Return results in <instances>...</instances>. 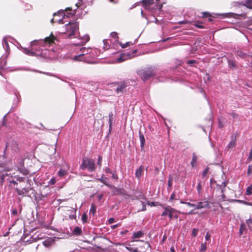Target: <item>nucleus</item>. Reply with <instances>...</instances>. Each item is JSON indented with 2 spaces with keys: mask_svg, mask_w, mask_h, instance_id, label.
<instances>
[{
  "mask_svg": "<svg viewBox=\"0 0 252 252\" xmlns=\"http://www.w3.org/2000/svg\"><path fill=\"white\" fill-rule=\"evenodd\" d=\"M75 10L72 9L71 7H67L65 9H61L59 10L57 12L54 13L55 17L59 15L62 17V18L57 19L56 21L58 22L59 24H63V19L65 16L66 17H70L72 16L75 14Z\"/></svg>",
  "mask_w": 252,
  "mask_h": 252,
  "instance_id": "f257e3e1",
  "label": "nucleus"
},
{
  "mask_svg": "<svg viewBox=\"0 0 252 252\" xmlns=\"http://www.w3.org/2000/svg\"><path fill=\"white\" fill-rule=\"evenodd\" d=\"M66 31L64 32L69 38L74 37L79 29L78 23L76 21L69 22L65 25Z\"/></svg>",
  "mask_w": 252,
  "mask_h": 252,
  "instance_id": "f03ea898",
  "label": "nucleus"
},
{
  "mask_svg": "<svg viewBox=\"0 0 252 252\" xmlns=\"http://www.w3.org/2000/svg\"><path fill=\"white\" fill-rule=\"evenodd\" d=\"M137 73L144 81L154 77L155 75V69L153 67L139 70L137 71Z\"/></svg>",
  "mask_w": 252,
  "mask_h": 252,
  "instance_id": "7ed1b4c3",
  "label": "nucleus"
},
{
  "mask_svg": "<svg viewBox=\"0 0 252 252\" xmlns=\"http://www.w3.org/2000/svg\"><path fill=\"white\" fill-rule=\"evenodd\" d=\"M81 169H87L90 172H94L96 168L94 161L91 158H84L82 159V163L80 165Z\"/></svg>",
  "mask_w": 252,
  "mask_h": 252,
  "instance_id": "20e7f679",
  "label": "nucleus"
},
{
  "mask_svg": "<svg viewBox=\"0 0 252 252\" xmlns=\"http://www.w3.org/2000/svg\"><path fill=\"white\" fill-rule=\"evenodd\" d=\"M109 188L112 189V192L114 195H127L126 191L123 188H118L112 185Z\"/></svg>",
  "mask_w": 252,
  "mask_h": 252,
  "instance_id": "39448f33",
  "label": "nucleus"
},
{
  "mask_svg": "<svg viewBox=\"0 0 252 252\" xmlns=\"http://www.w3.org/2000/svg\"><path fill=\"white\" fill-rule=\"evenodd\" d=\"M209 202L208 201L198 202L197 205L190 203V207H195L197 209L209 208Z\"/></svg>",
  "mask_w": 252,
  "mask_h": 252,
  "instance_id": "423d86ee",
  "label": "nucleus"
},
{
  "mask_svg": "<svg viewBox=\"0 0 252 252\" xmlns=\"http://www.w3.org/2000/svg\"><path fill=\"white\" fill-rule=\"evenodd\" d=\"M116 85H118L116 89L117 93H122L123 90L126 88V84L125 82H121L118 83H115Z\"/></svg>",
  "mask_w": 252,
  "mask_h": 252,
  "instance_id": "0eeeda50",
  "label": "nucleus"
},
{
  "mask_svg": "<svg viewBox=\"0 0 252 252\" xmlns=\"http://www.w3.org/2000/svg\"><path fill=\"white\" fill-rule=\"evenodd\" d=\"M133 57H134L133 55H130L129 54L122 55L120 57L117 59V61L118 63H121L125 61L127 59H130Z\"/></svg>",
  "mask_w": 252,
  "mask_h": 252,
  "instance_id": "6e6552de",
  "label": "nucleus"
},
{
  "mask_svg": "<svg viewBox=\"0 0 252 252\" xmlns=\"http://www.w3.org/2000/svg\"><path fill=\"white\" fill-rule=\"evenodd\" d=\"M56 39V38L51 34L49 36L46 37L44 38V42L46 43L51 44L54 43V41Z\"/></svg>",
  "mask_w": 252,
  "mask_h": 252,
  "instance_id": "1a4fd4ad",
  "label": "nucleus"
},
{
  "mask_svg": "<svg viewBox=\"0 0 252 252\" xmlns=\"http://www.w3.org/2000/svg\"><path fill=\"white\" fill-rule=\"evenodd\" d=\"M139 135L140 141V146L141 148H143L145 143V137L143 134L140 130L139 131Z\"/></svg>",
  "mask_w": 252,
  "mask_h": 252,
  "instance_id": "9d476101",
  "label": "nucleus"
},
{
  "mask_svg": "<svg viewBox=\"0 0 252 252\" xmlns=\"http://www.w3.org/2000/svg\"><path fill=\"white\" fill-rule=\"evenodd\" d=\"M161 206L164 210V211L162 212L161 216H166L168 215L169 213L170 212L172 208L169 206H167L166 207H164L162 205H161Z\"/></svg>",
  "mask_w": 252,
  "mask_h": 252,
  "instance_id": "9b49d317",
  "label": "nucleus"
},
{
  "mask_svg": "<svg viewBox=\"0 0 252 252\" xmlns=\"http://www.w3.org/2000/svg\"><path fill=\"white\" fill-rule=\"evenodd\" d=\"M197 157L195 153L192 154V158L191 161V165L192 167H196L197 166Z\"/></svg>",
  "mask_w": 252,
  "mask_h": 252,
  "instance_id": "f8f14e48",
  "label": "nucleus"
},
{
  "mask_svg": "<svg viewBox=\"0 0 252 252\" xmlns=\"http://www.w3.org/2000/svg\"><path fill=\"white\" fill-rule=\"evenodd\" d=\"M240 4L252 9V0H245V3H240Z\"/></svg>",
  "mask_w": 252,
  "mask_h": 252,
  "instance_id": "ddd939ff",
  "label": "nucleus"
},
{
  "mask_svg": "<svg viewBox=\"0 0 252 252\" xmlns=\"http://www.w3.org/2000/svg\"><path fill=\"white\" fill-rule=\"evenodd\" d=\"M49 188L46 187L41 192V195L43 197H46L50 194Z\"/></svg>",
  "mask_w": 252,
  "mask_h": 252,
  "instance_id": "4468645a",
  "label": "nucleus"
},
{
  "mask_svg": "<svg viewBox=\"0 0 252 252\" xmlns=\"http://www.w3.org/2000/svg\"><path fill=\"white\" fill-rule=\"evenodd\" d=\"M154 2V0H142L141 3L142 5L147 7L152 4Z\"/></svg>",
  "mask_w": 252,
  "mask_h": 252,
  "instance_id": "2eb2a0df",
  "label": "nucleus"
},
{
  "mask_svg": "<svg viewBox=\"0 0 252 252\" xmlns=\"http://www.w3.org/2000/svg\"><path fill=\"white\" fill-rule=\"evenodd\" d=\"M85 55V53H80V54L75 56L74 57V60L76 61H84V56Z\"/></svg>",
  "mask_w": 252,
  "mask_h": 252,
  "instance_id": "dca6fc26",
  "label": "nucleus"
},
{
  "mask_svg": "<svg viewBox=\"0 0 252 252\" xmlns=\"http://www.w3.org/2000/svg\"><path fill=\"white\" fill-rule=\"evenodd\" d=\"M143 171V167L141 165L138 169H137L135 172V176L137 178H140L141 176L142 172Z\"/></svg>",
  "mask_w": 252,
  "mask_h": 252,
  "instance_id": "f3484780",
  "label": "nucleus"
},
{
  "mask_svg": "<svg viewBox=\"0 0 252 252\" xmlns=\"http://www.w3.org/2000/svg\"><path fill=\"white\" fill-rule=\"evenodd\" d=\"M98 181H100V182L103 183L105 186L108 187V188H110V186H111V185L109 184L107 182L108 180V178H103L102 177L101 178H99L97 179Z\"/></svg>",
  "mask_w": 252,
  "mask_h": 252,
  "instance_id": "a211bd4d",
  "label": "nucleus"
},
{
  "mask_svg": "<svg viewBox=\"0 0 252 252\" xmlns=\"http://www.w3.org/2000/svg\"><path fill=\"white\" fill-rule=\"evenodd\" d=\"M144 235V233L141 231H139L136 232H134L133 234L132 238H139L142 237Z\"/></svg>",
  "mask_w": 252,
  "mask_h": 252,
  "instance_id": "6ab92c4d",
  "label": "nucleus"
},
{
  "mask_svg": "<svg viewBox=\"0 0 252 252\" xmlns=\"http://www.w3.org/2000/svg\"><path fill=\"white\" fill-rule=\"evenodd\" d=\"M73 232L77 235H80L82 233L81 228L79 227L76 226L74 228Z\"/></svg>",
  "mask_w": 252,
  "mask_h": 252,
  "instance_id": "aec40b11",
  "label": "nucleus"
},
{
  "mask_svg": "<svg viewBox=\"0 0 252 252\" xmlns=\"http://www.w3.org/2000/svg\"><path fill=\"white\" fill-rule=\"evenodd\" d=\"M68 172L66 170L61 169L58 173V175L61 177H63V176L66 175Z\"/></svg>",
  "mask_w": 252,
  "mask_h": 252,
  "instance_id": "412c9836",
  "label": "nucleus"
},
{
  "mask_svg": "<svg viewBox=\"0 0 252 252\" xmlns=\"http://www.w3.org/2000/svg\"><path fill=\"white\" fill-rule=\"evenodd\" d=\"M228 64L229 67L230 68H234L236 67V63L235 62L232 60H229L228 61Z\"/></svg>",
  "mask_w": 252,
  "mask_h": 252,
  "instance_id": "4be33fe9",
  "label": "nucleus"
},
{
  "mask_svg": "<svg viewBox=\"0 0 252 252\" xmlns=\"http://www.w3.org/2000/svg\"><path fill=\"white\" fill-rule=\"evenodd\" d=\"M245 194L247 195H250L252 194V185L247 188Z\"/></svg>",
  "mask_w": 252,
  "mask_h": 252,
  "instance_id": "5701e85b",
  "label": "nucleus"
},
{
  "mask_svg": "<svg viewBox=\"0 0 252 252\" xmlns=\"http://www.w3.org/2000/svg\"><path fill=\"white\" fill-rule=\"evenodd\" d=\"M109 127L111 128L112 125V121L113 119V114L112 112H110L109 114Z\"/></svg>",
  "mask_w": 252,
  "mask_h": 252,
  "instance_id": "b1692460",
  "label": "nucleus"
},
{
  "mask_svg": "<svg viewBox=\"0 0 252 252\" xmlns=\"http://www.w3.org/2000/svg\"><path fill=\"white\" fill-rule=\"evenodd\" d=\"M236 144V138L232 139V140L230 142L228 147L229 148H233Z\"/></svg>",
  "mask_w": 252,
  "mask_h": 252,
  "instance_id": "393cba45",
  "label": "nucleus"
},
{
  "mask_svg": "<svg viewBox=\"0 0 252 252\" xmlns=\"http://www.w3.org/2000/svg\"><path fill=\"white\" fill-rule=\"evenodd\" d=\"M172 181H173V178L172 176L169 175V179L168 181V186L169 189H171V187L172 186Z\"/></svg>",
  "mask_w": 252,
  "mask_h": 252,
  "instance_id": "a878e982",
  "label": "nucleus"
},
{
  "mask_svg": "<svg viewBox=\"0 0 252 252\" xmlns=\"http://www.w3.org/2000/svg\"><path fill=\"white\" fill-rule=\"evenodd\" d=\"M52 243V241L50 240H47L43 242V244L45 247L48 248L51 246Z\"/></svg>",
  "mask_w": 252,
  "mask_h": 252,
  "instance_id": "bb28decb",
  "label": "nucleus"
},
{
  "mask_svg": "<svg viewBox=\"0 0 252 252\" xmlns=\"http://www.w3.org/2000/svg\"><path fill=\"white\" fill-rule=\"evenodd\" d=\"M2 45L3 47H5L6 50H8L9 49L8 43L5 38H4L2 40Z\"/></svg>",
  "mask_w": 252,
  "mask_h": 252,
  "instance_id": "cd10ccee",
  "label": "nucleus"
},
{
  "mask_svg": "<svg viewBox=\"0 0 252 252\" xmlns=\"http://www.w3.org/2000/svg\"><path fill=\"white\" fill-rule=\"evenodd\" d=\"M133 44L131 43V42H126V43L124 44V43H120V46H121L122 48H125L131 45H132Z\"/></svg>",
  "mask_w": 252,
  "mask_h": 252,
  "instance_id": "c85d7f7f",
  "label": "nucleus"
},
{
  "mask_svg": "<svg viewBox=\"0 0 252 252\" xmlns=\"http://www.w3.org/2000/svg\"><path fill=\"white\" fill-rule=\"evenodd\" d=\"M175 213V210L173 208H172L168 215L170 219H172L174 218Z\"/></svg>",
  "mask_w": 252,
  "mask_h": 252,
  "instance_id": "c756f323",
  "label": "nucleus"
},
{
  "mask_svg": "<svg viewBox=\"0 0 252 252\" xmlns=\"http://www.w3.org/2000/svg\"><path fill=\"white\" fill-rule=\"evenodd\" d=\"M140 203L141 204L142 206V209L140 210L141 211H145L146 210V202H145V201H140Z\"/></svg>",
  "mask_w": 252,
  "mask_h": 252,
  "instance_id": "7c9ffc66",
  "label": "nucleus"
},
{
  "mask_svg": "<svg viewBox=\"0 0 252 252\" xmlns=\"http://www.w3.org/2000/svg\"><path fill=\"white\" fill-rule=\"evenodd\" d=\"M245 230H246L245 225L244 224H241V225L240 226V230H239L240 234L242 235L243 231H245Z\"/></svg>",
  "mask_w": 252,
  "mask_h": 252,
  "instance_id": "2f4dec72",
  "label": "nucleus"
},
{
  "mask_svg": "<svg viewBox=\"0 0 252 252\" xmlns=\"http://www.w3.org/2000/svg\"><path fill=\"white\" fill-rule=\"evenodd\" d=\"M16 190L17 192V193L20 195H23L24 196L25 195V192L24 191V190L20 189L18 188H16Z\"/></svg>",
  "mask_w": 252,
  "mask_h": 252,
  "instance_id": "473e14b6",
  "label": "nucleus"
},
{
  "mask_svg": "<svg viewBox=\"0 0 252 252\" xmlns=\"http://www.w3.org/2000/svg\"><path fill=\"white\" fill-rule=\"evenodd\" d=\"M82 220L83 223H86L87 221L88 216L86 213H84L82 216Z\"/></svg>",
  "mask_w": 252,
  "mask_h": 252,
  "instance_id": "72a5a7b5",
  "label": "nucleus"
},
{
  "mask_svg": "<svg viewBox=\"0 0 252 252\" xmlns=\"http://www.w3.org/2000/svg\"><path fill=\"white\" fill-rule=\"evenodd\" d=\"M90 212L93 215H94L96 212V207L94 204H92Z\"/></svg>",
  "mask_w": 252,
  "mask_h": 252,
  "instance_id": "f704fd0d",
  "label": "nucleus"
},
{
  "mask_svg": "<svg viewBox=\"0 0 252 252\" xmlns=\"http://www.w3.org/2000/svg\"><path fill=\"white\" fill-rule=\"evenodd\" d=\"M246 222L250 229H252V218L248 220Z\"/></svg>",
  "mask_w": 252,
  "mask_h": 252,
  "instance_id": "c9c22d12",
  "label": "nucleus"
},
{
  "mask_svg": "<svg viewBox=\"0 0 252 252\" xmlns=\"http://www.w3.org/2000/svg\"><path fill=\"white\" fill-rule=\"evenodd\" d=\"M201 14H202V17L203 18H208L209 17H211L210 14L209 13H208V12H202L201 13Z\"/></svg>",
  "mask_w": 252,
  "mask_h": 252,
  "instance_id": "e433bc0d",
  "label": "nucleus"
},
{
  "mask_svg": "<svg viewBox=\"0 0 252 252\" xmlns=\"http://www.w3.org/2000/svg\"><path fill=\"white\" fill-rule=\"evenodd\" d=\"M89 49H87V48H86L85 47L82 48L80 50V52H81V53H85V55L89 53Z\"/></svg>",
  "mask_w": 252,
  "mask_h": 252,
  "instance_id": "4c0bfd02",
  "label": "nucleus"
},
{
  "mask_svg": "<svg viewBox=\"0 0 252 252\" xmlns=\"http://www.w3.org/2000/svg\"><path fill=\"white\" fill-rule=\"evenodd\" d=\"M189 63H190V66H192L194 64H198V62L196 60H190Z\"/></svg>",
  "mask_w": 252,
  "mask_h": 252,
  "instance_id": "58836bf2",
  "label": "nucleus"
},
{
  "mask_svg": "<svg viewBox=\"0 0 252 252\" xmlns=\"http://www.w3.org/2000/svg\"><path fill=\"white\" fill-rule=\"evenodd\" d=\"M110 35L112 37L114 38L117 39L119 38L118 34L116 32H112L111 33Z\"/></svg>",
  "mask_w": 252,
  "mask_h": 252,
  "instance_id": "ea45409f",
  "label": "nucleus"
},
{
  "mask_svg": "<svg viewBox=\"0 0 252 252\" xmlns=\"http://www.w3.org/2000/svg\"><path fill=\"white\" fill-rule=\"evenodd\" d=\"M252 173V165H250L248 166V169L247 171V175L249 176Z\"/></svg>",
  "mask_w": 252,
  "mask_h": 252,
  "instance_id": "a19ab883",
  "label": "nucleus"
},
{
  "mask_svg": "<svg viewBox=\"0 0 252 252\" xmlns=\"http://www.w3.org/2000/svg\"><path fill=\"white\" fill-rule=\"evenodd\" d=\"M209 168L207 167L205 170L202 172V176L203 178L205 177L206 175L207 174L208 171H209Z\"/></svg>",
  "mask_w": 252,
  "mask_h": 252,
  "instance_id": "79ce46f5",
  "label": "nucleus"
},
{
  "mask_svg": "<svg viewBox=\"0 0 252 252\" xmlns=\"http://www.w3.org/2000/svg\"><path fill=\"white\" fill-rule=\"evenodd\" d=\"M102 157L99 156L98 158L97 164L99 168L101 167Z\"/></svg>",
  "mask_w": 252,
  "mask_h": 252,
  "instance_id": "37998d69",
  "label": "nucleus"
},
{
  "mask_svg": "<svg viewBox=\"0 0 252 252\" xmlns=\"http://www.w3.org/2000/svg\"><path fill=\"white\" fill-rule=\"evenodd\" d=\"M198 231V230L197 229L194 228L192 231V236L195 237L197 234Z\"/></svg>",
  "mask_w": 252,
  "mask_h": 252,
  "instance_id": "c03bdc74",
  "label": "nucleus"
},
{
  "mask_svg": "<svg viewBox=\"0 0 252 252\" xmlns=\"http://www.w3.org/2000/svg\"><path fill=\"white\" fill-rule=\"evenodd\" d=\"M230 115L234 119H237L238 118V115L234 112H232L230 113Z\"/></svg>",
  "mask_w": 252,
  "mask_h": 252,
  "instance_id": "a18cd8bd",
  "label": "nucleus"
},
{
  "mask_svg": "<svg viewBox=\"0 0 252 252\" xmlns=\"http://www.w3.org/2000/svg\"><path fill=\"white\" fill-rule=\"evenodd\" d=\"M218 126L219 128H222L223 127V124L220 119H219Z\"/></svg>",
  "mask_w": 252,
  "mask_h": 252,
  "instance_id": "49530a36",
  "label": "nucleus"
},
{
  "mask_svg": "<svg viewBox=\"0 0 252 252\" xmlns=\"http://www.w3.org/2000/svg\"><path fill=\"white\" fill-rule=\"evenodd\" d=\"M56 182V180L55 178H52L49 182V183L51 185H54Z\"/></svg>",
  "mask_w": 252,
  "mask_h": 252,
  "instance_id": "de8ad7c7",
  "label": "nucleus"
},
{
  "mask_svg": "<svg viewBox=\"0 0 252 252\" xmlns=\"http://www.w3.org/2000/svg\"><path fill=\"white\" fill-rule=\"evenodd\" d=\"M175 196H176V195H175V193L174 192H173L170 196V198H169V200L170 201H172L174 199H176L175 198Z\"/></svg>",
  "mask_w": 252,
  "mask_h": 252,
  "instance_id": "09e8293b",
  "label": "nucleus"
},
{
  "mask_svg": "<svg viewBox=\"0 0 252 252\" xmlns=\"http://www.w3.org/2000/svg\"><path fill=\"white\" fill-rule=\"evenodd\" d=\"M156 203H157V202H150L149 201H147V204L149 205H150V206H151L152 207L156 206Z\"/></svg>",
  "mask_w": 252,
  "mask_h": 252,
  "instance_id": "8fccbe9b",
  "label": "nucleus"
},
{
  "mask_svg": "<svg viewBox=\"0 0 252 252\" xmlns=\"http://www.w3.org/2000/svg\"><path fill=\"white\" fill-rule=\"evenodd\" d=\"M112 178L117 180L118 179V176L116 174L112 173Z\"/></svg>",
  "mask_w": 252,
  "mask_h": 252,
  "instance_id": "3c124183",
  "label": "nucleus"
},
{
  "mask_svg": "<svg viewBox=\"0 0 252 252\" xmlns=\"http://www.w3.org/2000/svg\"><path fill=\"white\" fill-rule=\"evenodd\" d=\"M103 43H104V48L105 49H108L109 48V45L107 43V42L104 40H103Z\"/></svg>",
  "mask_w": 252,
  "mask_h": 252,
  "instance_id": "603ef678",
  "label": "nucleus"
},
{
  "mask_svg": "<svg viewBox=\"0 0 252 252\" xmlns=\"http://www.w3.org/2000/svg\"><path fill=\"white\" fill-rule=\"evenodd\" d=\"M108 221L109 224H112V223H114L115 221V220L114 218H111L109 219Z\"/></svg>",
  "mask_w": 252,
  "mask_h": 252,
  "instance_id": "864d4df0",
  "label": "nucleus"
},
{
  "mask_svg": "<svg viewBox=\"0 0 252 252\" xmlns=\"http://www.w3.org/2000/svg\"><path fill=\"white\" fill-rule=\"evenodd\" d=\"M14 178H16L17 180L19 182H23L24 180V178L21 177H16L14 176Z\"/></svg>",
  "mask_w": 252,
  "mask_h": 252,
  "instance_id": "5fc2aeb1",
  "label": "nucleus"
},
{
  "mask_svg": "<svg viewBox=\"0 0 252 252\" xmlns=\"http://www.w3.org/2000/svg\"><path fill=\"white\" fill-rule=\"evenodd\" d=\"M95 247L97 249H99V250H101V252H106V249H105L102 248H101V247H99V246H96V245H95Z\"/></svg>",
  "mask_w": 252,
  "mask_h": 252,
  "instance_id": "6e6d98bb",
  "label": "nucleus"
},
{
  "mask_svg": "<svg viewBox=\"0 0 252 252\" xmlns=\"http://www.w3.org/2000/svg\"><path fill=\"white\" fill-rule=\"evenodd\" d=\"M201 250L202 251H206V245L205 244H201Z\"/></svg>",
  "mask_w": 252,
  "mask_h": 252,
  "instance_id": "4d7b16f0",
  "label": "nucleus"
},
{
  "mask_svg": "<svg viewBox=\"0 0 252 252\" xmlns=\"http://www.w3.org/2000/svg\"><path fill=\"white\" fill-rule=\"evenodd\" d=\"M248 159L249 160H252V149L251 150V152H250V153L249 154Z\"/></svg>",
  "mask_w": 252,
  "mask_h": 252,
  "instance_id": "13d9d810",
  "label": "nucleus"
},
{
  "mask_svg": "<svg viewBox=\"0 0 252 252\" xmlns=\"http://www.w3.org/2000/svg\"><path fill=\"white\" fill-rule=\"evenodd\" d=\"M211 236L209 234L208 232L206 233V236H205V239L207 241L209 240L210 239Z\"/></svg>",
  "mask_w": 252,
  "mask_h": 252,
  "instance_id": "bf43d9fd",
  "label": "nucleus"
},
{
  "mask_svg": "<svg viewBox=\"0 0 252 252\" xmlns=\"http://www.w3.org/2000/svg\"><path fill=\"white\" fill-rule=\"evenodd\" d=\"M105 171L106 173H110V174H112V172H111V170H110V168L107 167L105 169Z\"/></svg>",
  "mask_w": 252,
  "mask_h": 252,
  "instance_id": "052dcab7",
  "label": "nucleus"
},
{
  "mask_svg": "<svg viewBox=\"0 0 252 252\" xmlns=\"http://www.w3.org/2000/svg\"><path fill=\"white\" fill-rule=\"evenodd\" d=\"M12 214L14 216H15L17 214V209H13L12 211Z\"/></svg>",
  "mask_w": 252,
  "mask_h": 252,
  "instance_id": "680f3d73",
  "label": "nucleus"
},
{
  "mask_svg": "<svg viewBox=\"0 0 252 252\" xmlns=\"http://www.w3.org/2000/svg\"><path fill=\"white\" fill-rule=\"evenodd\" d=\"M201 188V183H200V182H199L197 185V190L199 192H200V191Z\"/></svg>",
  "mask_w": 252,
  "mask_h": 252,
  "instance_id": "e2e57ef3",
  "label": "nucleus"
},
{
  "mask_svg": "<svg viewBox=\"0 0 252 252\" xmlns=\"http://www.w3.org/2000/svg\"><path fill=\"white\" fill-rule=\"evenodd\" d=\"M195 26L197 27V28H200V29H203V28H204V27L202 25H200V24H195Z\"/></svg>",
  "mask_w": 252,
  "mask_h": 252,
  "instance_id": "0e129e2a",
  "label": "nucleus"
},
{
  "mask_svg": "<svg viewBox=\"0 0 252 252\" xmlns=\"http://www.w3.org/2000/svg\"><path fill=\"white\" fill-rule=\"evenodd\" d=\"M54 18H53V19H51V23H56V22H57V21H56V20H57V19H56V17H55L54 16ZM57 23H59V22H57Z\"/></svg>",
  "mask_w": 252,
  "mask_h": 252,
  "instance_id": "69168bd1",
  "label": "nucleus"
},
{
  "mask_svg": "<svg viewBox=\"0 0 252 252\" xmlns=\"http://www.w3.org/2000/svg\"><path fill=\"white\" fill-rule=\"evenodd\" d=\"M23 190H24V191L25 192V194H26L29 191V189L28 188H23L22 189Z\"/></svg>",
  "mask_w": 252,
  "mask_h": 252,
  "instance_id": "338daca9",
  "label": "nucleus"
},
{
  "mask_svg": "<svg viewBox=\"0 0 252 252\" xmlns=\"http://www.w3.org/2000/svg\"><path fill=\"white\" fill-rule=\"evenodd\" d=\"M0 179L1 180V181L3 182V180H4L5 177V175H3L2 174L1 176H0Z\"/></svg>",
  "mask_w": 252,
  "mask_h": 252,
  "instance_id": "774afa93",
  "label": "nucleus"
}]
</instances>
